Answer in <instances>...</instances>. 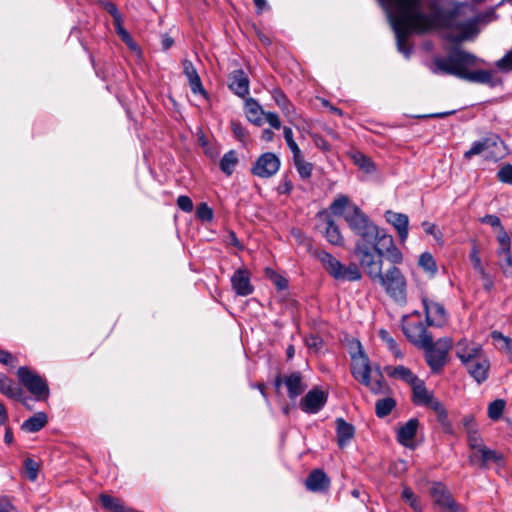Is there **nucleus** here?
Segmentation results:
<instances>
[{"mask_svg": "<svg viewBox=\"0 0 512 512\" xmlns=\"http://www.w3.org/2000/svg\"><path fill=\"white\" fill-rule=\"evenodd\" d=\"M425 0H413L384 6L389 22L395 32L398 50L409 57L411 48L408 38L412 32L423 34L429 32L431 20L425 16Z\"/></svg>", "mask_w": 512, "mask_h": 512, "instance_id": "1", "label": "nucleus"}, {"mask_svg": "<svg viewBox=\"0 0 512 512\" xmlns=\"http://www.w3.org/2000/svg\"><path fill=\"white\" fill-rule=\"evenodd\" d=\"M358 261L366 275L374 282H377L385 293L398 303H405L407 300V280L402 271L392 264L383 272V260L386 252L377 253L365 246H358Z\"/></svg>", "mask_w": 512, "mask_h": 512, "instance_id": "2", "label": "nucleus"}, {"mask_svg": "<svg viewBox=\"0 0 512 512\" xmlns=\"http://www.w3.org/2000/svg\"><path fill=\"white\" fill-rule=\"evenodd\" d=\"M476 62L477 57L475 55L455 46L448 50V56H435L428 67L436 75H453L471 82L490 83L493 77L491 71H469V67L474 66Z\"/></svg>", "mask_w": 512, "mask_h": 512, "instance_id": "3", "label": "nucleus"}, {"mask_svg": "<svg viewBox=\"0 0 512 512\" xmlns=\"http://www.w3.org/2000/svg\"><path fill=\"white\" fill-rule=\"evenodd\" d=\"M424 8L428 10L425 16L431 20L429 30L437 28L454 29L460 32L459 35L448 33L445 39L451 43H461L476 33V23L473 20H462L459 18L464 5H457L453 10L446 11L439 5L438 0H425Z\"/></svg>", "mask_w": 512, "mask_h": 512, "instance_id": "4", "label": "nucleus"}, {"mask_svg": "<svg viewBox=\"0 0 512 512\" xmlns=\"http://www.w3.org/2000/svg\"><path fill=\"white\" fill-rule=\"evenodd\" d=\"M355 234L360 237L355 244V255L357 258L358 246H365L377 253L386 252V259L391 264H401L403 262V254L396 247L393 237L380 230L370 219Z\"/></svg>", "mask_w": 512, "mask_h": 512, "instance_id": "5", "label": "nucleus"}, {"mask_svg": "<svg viewBox=\"0 0 512 512\" xmlns=\"http://www.w3.org/2000/svg\"><path fill=\"white\" fill-rule=\"evenodd\" d=\"M456 356L478 384H482L488 379L490 361L479 344L466 339L460 340L456 344Z\"/></svg>", "mask_w": 512, "mask_h": 512, "instance_id": "6", "label": "nucleus"}, {"mask_svg": "<svg viewBox=\"0 0 512 512\" xmlns=\"http://www.w3.org/2000/svg\"><path fill=\"white\" fill-rule=\"evenodd\" d=\"M352 375L374 394H385L389 390L380 368L372 369L368 357L362 351L352 357Z\"/></svg>", "mask_w": 512, "mask_h": 512, "instance_id": "7", "label": "nucleus"}, {"mask_svg": "<svg viewBox=\"0 0 512 512\" xmlns=\"http://www.w3.org/2000/svg\"><path fill=\"white\" fill-rule=\"evenodd\" d=\"M313 256L319 260L325 271L335 280L358 281L361 279V272L354 263L345 266L332 254L322 249H316Z\"/></svg>", "mask_w": 512, "mask_h": 512, "instance_id": "8", "label": "nucleus"}, {"mask_svg": "<svg viewBox=\"0 0 512 512\" xmlns=\"http://www.w3.org/2000/svg\"><path fill=\"white\" fill-rule=\"evenodd\" d=\"M451 346L452 340L450 338H441L434 343L433 337H431V343L421 347L426 350V361L432 372L438 373L442 370Z\"/></svg>", "mask_w": 512, "mask_h": 512, "instance_id": "9", "label": "nucleus"}, {"mask_svg": "<svg viewBox=\"0 0 512 512\" xmlns=\"http://www.w3.org/2000/svg\"><path fill=\"white\" fill-rule=\"evenodd\" d=\"M17 376L19 381L34 395L36 400L43 401L49 397L50 391L47 382L28 367H19Z\"/></svg>", "mask_w": 512, "mask_h": 512, "instance_id": "10", "label": "nucleus"}, {"mask_svg": "<svg viewBox=\"0 0 512 512\" xmlns=\"http://www.w3.org/2000/svg\"><path fill=\"white\" fill-rule=\"evenodd\" d=\"M280 159L272 152H266L259 156L251 168V173L259 178H270L280 168Z\"/></svg>", "mask_w": 512, "mask_h": 512, "instance_id": "11", "label": "nucleus"}, {"mask_svg": "<svg viewBox=\"0 0 512 512\" xmlns=\"http://www.w3.org/2000/svg\"><path fill=\"white\" fill-rule=\"evenodd\" d=\"M282 384L286 386L288 396L291 399L297 398L307 388V385L303 382V377L299 371H295L284 376L278 375L275 378L274 385L279 389Z\"/></svg>", "mask_w": 512, "mask_h": 512, "instance_id": "12", "label": "nucleus"}, {"mask_svg": "<svg viewBox=\"0 0 512 512\" xmlns=\"http://www.w3.org/2000/svg\"><path fill=\"white\" fill-rule=\"evenodd\" d=\"M327 399V393L315 387L300 400L299 406L305 413L316 414L325 406Z\"/></svg>", "mask_w": 512, "mask_h": 512, "instance_id": "13", "label": "nucleus"}, {"mask_svg": "<svg viewBox=\"0 0 512 512\" xmlns=\"http://www.w3.org/2000/svg\"><path fill=\"white\" fill-rule=\"evenodd\" d=\"M431 496L436 504L447 509L448 512H464L453 500L451 494L442 483H434L431 489Z\"/></svg>", "mask_w": 512, "mask_h": 512, "instance_id": "14", "label": "nucleus"}, {"mask_svg": "<svg viewBox=\"0 0 512 512\" xmlns=\"http://www.w3.org/2000/svg\"><path fill=\"white\" fill-rule=\"evenodd\" d=\"M499 249L497 251L500 267L505 275H512L511 240L506 231L498 234Z\"/></svg>", "mask_w": 512, "mask_h": 512, "instance_id": "15", "label": "nucleus"}, {"mask_svg": "<svg viewBox=\"0 0 512 512\" xmlns=\"http://www.w3.org/2000/svg\"><path fill=\"white\" fill-rule=\"evenodd\" d=\"M490 147H500L503 150V140L498 135L492 134L478 141H475L470 149L464 153V158L471 159L475 155L487 152Z\"/></svg>", "mask_w": 512, "mask_h": 512, "instance_id": "16", "label": "nucleus"}, {"mask_svg": "<svg viewBox=\"0 0 512 512\" xmlns=\"http://www.w3.org/2000/svg\"><path fill=\"white\" fill-rule=\"evenodd\" d=\"M502 458V454L496 450L488 448L486 445H483L471 453L469 461L471 464H478L480 467H487L490 463L501 462Z\"/></svg>", "mask_w": 512, "mask_h": 512, "instance_id": "17", "label": "nucleus"}, {"mask_svg": "<svg viewBox=\"0 0 512 512\" xmlns=\"http://www.w3.org/2000/svg\"><path fill=\"white\" fill-rule=\"evenodd\" d=\"M404 333L407 338L414 344L422 347L431 343V335L427 332L425 325L422 322L409 323L404 328Z\"/></svg>", "mask_w": 512, "mask_h": 512, "instance_id": "18", "label": "nucleus"}, {"mask_svg": "<svg viewBox=\"0 0 512 512\" xmlns=\"http://www.w3.org/2000/svg\"><path fill=\"white\" fill-rule=\"evenodd\" d=\"M231 285L238 296H248L253 292L250 282V273L247 269L240 268L231 277Z\"/></svg>", "mask_w": 512, "mask_h": 512, "instance_id": "19", "label": "nucleus"}, {"mask_svg": "<svg viewBox=\"0 0 512 512\" xmlns=\"http://www.w3.org/2000/svg\"><path fill=\"white\" fill-rule=\"evenodd\" d=\"M229 88L239 97H245L249 94V78L242 69L233 70L229 76Z\"/></svg>", "mask_w": 512, "mask_h": 512, "instance_id": "20", "label": "nucleus"}, {"mask_svg": "<svg viewBox=\"0 0 512 512\" xmlns=\"http://www.w3.org/2000/svg\"><path fill=\"white\" fill-rule=\"evenodd\" d=\"M423 306L426 313V321L429 325L441 326L446 321V311L437 302L423 299Z\"/></svg>", "mask_w": 512, "mask_h": 512, "instance_id": "21", "label": "nucleus"}, {"mask_svg": "<svg viewBox=\"0 0 512 512\" xmlns=\"http://www.w3.org/2000/svg\"><path fill=\"white\" fill-rule=\"evenodd\" d=\"M183 73L187 77L191 91L193 94H200L204 98L207 97V92L204 89L200 76L194 67L193 63L189 60L182 61Z\"/></svg>", "mask_w": 512, "mask_h": 512, "instance_id": "22", "label": "nucleus"}, {"mask_svg": "<svg viewBox=\"0 0 512 512\" xmlns=\"http://www.w3.org/2000/svg\"><path fill=\"white\" fill-rule=\"evenodd\" d=\"M419 427V421L416 418L408 420L397 431V441L408 448H413L414 438Z\"/></svg>", "mask_w": 512, "mask_h": 512, "instance_id": "23", "label": "nucleus"}, {"mask_svg": "<svg viewBox=\"0 0 512 512\" xmlns=\"http://www.w3.org/2000/svg\"><path fill=\"white\" fill-rule=\"evenodd\" d=\"M385 216L386 220L390 224H392L394 228L397 230L400 242H405L408 237V216L402 213H396L392 211H387Z\"/></svg>", "mask_w": 512, "mask_h": 512, "instance_id": "24", "label": "nucleus"}, {"mask_svg": "<svg viewBox=\"0 0 512 512\" xmlns=\"http://www.w3.org/2000/svg\"><path fill=\"white\" fill-rule=\"evenodd\" d=\"M305 485L308 490L319 492L328 489L330 481L322 470L316 469L308 475Z\"/></svg>", "mask_w": 512, "mask_h": 512, "instance_id": "25", "label": "nucleus"}, {"mask_svg": "<svg viewBox=\"0 0 512 512\" xmlns=\"http://www.w3.org/2000/svg\"><path fill=\"white\" fill-rule=\"evenodd\" d=\"M0 393L14 400L23 397V389L5 374L0 373Z\"/></svg>", "mask_w": 512, "mask_h": 512, "instance_id": "26", "label": "nucleus"}, {"mask_svg": "<svg viewBox=\"0 0 512 512\" xmlns=\"http://www.w3.org/2000/svg\"><path fill=\"white\" fill-rule=\"evenodd\" d=\"M337 442L340 448H344L354 437L355 429L352 424L342 418L336 420Z\"/></svg>", "mask_w": 512, "mask_h": 512, "instance_id": "27", "label": "nucleus"}, {"mask_svg": "<svg viewBox=\"0 0 512 512\" xmlns=\"http://www.w3.org/2000/svg\"><path fill=\"white\" fill-rule=\"evenodd\" d=\"M344 218L354 233L369 220L368 216L356 205L350 207L349 211L345 213Z\"/></svg>", "mask_w": 512, "mask_h": 512, "instance_id": "28", "label": "nucleus"}, {"mask_svg": "<svg viewBox=\"0 0 512 512\" xmlns=\"http://www.w3.org/2000/svg\"><path fill=\"white\" fill-rule=\"evenodd\" d=\"M386 372L390 377L409 384L411 387L419 380V378L407 367L403 365L388 366Z\"/></svg>", "mask_w": 512, "mask_h": 512, "instance_id": "29", "label": "nucleus"}, {"mask_svg": "<svg viewBox=\"0 0 512 512\" xmlns=\"http://www.w3.org/2000/svg\"><path fill=\"white\" fill-rule=\"evenodd\" d=\"M245 114L247 119L257 125L261 126L263 124V117L265 111L262 109L260 104L253 98H249L245 102Z\"/></svg>", "mask_w": 512, "mask_h": 512, "instance_id": "30", "label": "nucleus"}, {"mask_svg": "<svg viewBox=\"0 0 512 512\" xmlns=\"http://www.w3.org/2000/svg\"><path fill=\"white\" fill-rule=\"evenodd\" d=\"M48 422V417L44 412H37L22 423L21 428L30 433L40 431Z\"/></svg>", "mask_w": 512, "mask_h": 512, "instance_id": "31", "label": "nucleus"}, {"mask_svg": "<svg viewBox=\"0 0 512 512\" xmlns=\"http://www.w3.org/2000/svg\"><path fill=\"white\" fill-rule=\"evenodd\" d=\"M325 237L329 243L336 246L343 244V237L338 226L330 216H326L325 220Z\"/></svg>", "mask_w": 512, "mask_h": 512, "instance_id": "32", "label": "nucleus"}, {"mask_svg": "<svg viewBox=\"0 0 512 512\" xmlns=\"http://www.w3.org/2000/svg\"><path fill=\"white\" fill-rule=\"evenodd\" d=\"M238 162L239 159L237 152L235 150H230L221 158L219 168L226 176H231Z\"/></svg>", "mask_w": 512, "mask_h": 512, "instance_id": "33", "label": "nucleus"}, {"mask_svg": "<svg viewBox=\"0 0 512 512\" xmlns=\"http://www.w3.org/2000/svg\"><path fill=\"white\" fill-rule=\"evenodd\" d=\"M413 391V402L416 405H425L429 399L433 396L432 393H430L422 380H418L412 387Z\"/></svg>", "mask_w": 512, "mask_h": 512, "instance_id": "34", "label": "nucleus"}, {"mask_svg": "<svg viewBox=\"0 0 512 512\" xmlns=\"http://www.w3.org/2000/svg\"><path fill=\"white\" fill-rule=\"evenodd\" d=\"M272 98L286 116H290L294 112V106L282 90L274 89L272 91Z\"/></svg>", "mask_w": 512, "mask_h": 512, "instance_id": "35", "label": "nucleus"}, {"mask_svg": "<svg viewBox=\"0 0 512 512\" xmlns=\"http://www.w3.org/2000/svg\"><path fill=\"white\" fill-rule=\"evenodd\" d=\"M100 501L105 509L112 512H124L127 509L121 499L107 494H101Z\"/></svg>", "mask_w": 512, "mask_h": 512, "instance_id": "36", "label": "nucleus"}, {"mask_svg": "<svg viewBox=\"0 0 512 512\" xmlns=\"http://www.w3.org/2000/svg\"><path fill=\"white\" fill-rule=\"evenodd\" d=\"M395 406L396 402L391 397L379 399L375 404V413L379 418L386 417L392 412Z\"/></svg>", "mask_w": 512, "mask_h": 512, "instance_id": "37", "label": "nucleus"}, {"mask_svg": "<svg viewBox=\"0 0 512 512\" xmlns=\"http://www.w3.org/2000/svg\"><path fill=\"white\" fill-rule=\"evenodd\" d=\"M293 162L302 179H308L311 177L313 165L305 161L302 154L298 155V157H293Z\"/></svg>", "mask_w": 512, "mask_h": 512, "instance_id": "38", "label": "nucleus"}, {"mask_svg": "<svg viewBox=\"0 0 512 512\" xmlns=\"http://www.w3.org/2000/svg\"><path fill=\"white\" fill-rule=\"evenodd\" d=\"M419 266L426 272H428L431 276H434L437 272L436 262L429 252H424L420 255L418 260Z\"/></svg>", "mask_w": 512, "mask_h": 512, "instance_id": "39", "label": "nucleus"}, {"mask_svg": "<svg viewBox=\"0 0 512 512\" xmlns=\"http://www.w3.org/2000/svg\"><path fill=\"white\" fill-rule=\"evenodd\" d=\"M352 159L355 165L367 173L374 171V165L369 157L361 152H355L352 154Z\"/></svg>", "mask_w": 512, "mask_h": 512, "instance_id": "40", "label": "nucleus"}, {"mask_svg": "<svg viewBox=\"0 0 512 512\" xmlns=\"http://www.w3.org/2000/svg\"><path fill=\"white\" fill-rule=\"evenodd\" d=\"M402 499L407 502L415 512H422V506L418 497L414 494L411 488H404L402 491Z\"/></svg>", "mask_w": 512, "mask_h": 512, "instance_id": "41", "label": "nucleus"}, {"mask_svg": "<svg viewBox=\"0 0 512 512\" xmlns=\"http://www.w3.org/2000/svg\"><path fill=\"white\" fill-rule=\"evenodd\" d=\"M505 408V401L502 399H496L493 402H491L488 406V417L491 420H498L504 411Z\"/></svg>", "mask_w": 512, "mask_h": 512, "instance_id": "42", "label": "nucleus"}, {"mask_svg": "<svg viewBox=\"0 0 512 512\" xmlns=\"http://www.w3.org/2000/svg\"><path fill=\"white\" fill-rule=\"evenodd\" d=\"M467 443L472 452L485 445L478 428L467 432Z\"/></svg>", "mask_w": 512, "mask_h": 512, "instance_id": "43", "label": "nucleus"}, {"mask_svg": "<svg viewBox=\"0 0 512 512\" xmlns=\"http://www.w3.org/2000/svg\"><path fill=\"white\" fill-rule=\"evenodd\" d=\"M348 204L349 198L347 196L341 195L331 203L330 209L335 215H345L344 210Z\"/></svg>", "mask_w": 512, "mask_h": 512, "instance_id": "44", "label": "nucleus"}, {"mask_svg": "<svg viewBox=\"0 0 512 512\" xmlns=\"http://www.w3.org/2000/svg\"><path fill=\"white\" fill-rule=\"evenodd\" d=\"M283 134H284L285 141L293 154V157H295V156L298 157V155L302 154L299 146L293 139L292 129L289 127H284Z\"/></svg>", "mask_w": 512, "mask_h": 512, "instance_id": "45", "label": "nucleus"}, {"mask_svg": "<svg viewBox=\"0 0 512 512\" xmlns=\"http://www.w3.org/2000/svg\"><path fill=\"white\" fill-rule=\"evenodd\" d=\"M24 468L27 474V478L30 481H35L38 476L39 464L31 458H27L24 461Z\"/></svg>", "mask_w": 512, "mask_h": 512, "instance_id": "46", "label": "nucleus"}, {"mask_svg": "<svg viewBox=\"0 0 512 512\" xmlns=\"http://www.w3.org/2000/svg\"><path fill=\"white\" fill-rule=\"evenodd\" d=\"M508 154V148L506 144L503 142V150L499 148L490 147L489 150H487V154L485 158L487 160L491 161H498L503 159Z\"/></svg>", "mask_w": 512, "mask_h": 512, "instance_id": "47", "label": "nucleus"}, {"mask_svg": "<svg viewBox=\"0 0 512 512\" xmlns=\"http://www.w3.org/2000/svg\"><path fill=\"white\" fill-rule=\"evenodd\" d=\"M196 217L201 221L210 222L213 219V210L206 203H201L196 209Z\"/></svg>", "mask_w": 512, "mask_h": 512, "instance_id": "48", "label": "nucleus"}, {"mask_svg": "<svg viewBox=\"0 0 512 512\" xmlns=\"http://www.w3.org/2000/svg\"><path fill=\"white\" fill-rule=\"evenodd\" d=\"M497 178L502 183L512 184V165L504 164L497 172Z\"/></svg>", "mask_w": 512, "mask_h": 512, "instance_id": "49", "label": "nucleus"}, {"mask_svg": "<svg viewBox=\"0 0 512 512\" xmlns=\"http://www.w3.org/2000/svg\"><path fill=\"white\" fill-rule=\"evenodd\" d=\"M424 406H427L434 410L440 420L447 417L446 409L439 400L434 398V396H432Z\"/></svg>", "mask_w": 512, "mask_h": 512, "instance_id": "50", "label": "nucleus"}, {"mask_svg": "<svg viewBox=\"0 0 512 512\" xmlns=\"http://www.w3.org/2000/svg\"><path fill=\"white\" fill-rule=\"evenodd\" d=\"M424 406H427L434 410L440 420L447 417L446 409L439 400L434 398V396H432Z\"/></svg>", "mask_w": 512, "mask_h": 512, "instance_id": "51", "label": "nucleus"}, {"mask_svg": "<svg viewBox=\"0 0 512 512\" xmlns=\"http://www.w3.org/2000/svg\"><path fill=\"white\" fill-rule=\"evenodd\" d=\"M266 275L273 281V283L276 285V287L279 290H284L288 287V281L286 278L278 275L276 272H274L272 269L267 268L266 269Z\"/></svg>", "mask_w": 512, "mask_h": 512, "instance_id": "52", "label": "nucleus"}, {"mask_svg": "<svg viewBox=\"0 0 512 512\" xmlns=\"http://www.w3.org/2000/svg\"><path fill=\"white\" fill-rule=\"evenodd\" d=\"M231 130L234 134V136L241 142H244L247 139L248 133L246 129L241 125L240 122L232 120L231 123Z\"/></svg>", "mask_w": 512, "mask_h": 512, "instance_id": "53", "label": "nucleus"}, {"mask_svg": "<svg viewBox=\"0 0 512 512\" xmlns=\"http://www.w3.org/2000/svg\"><path fill=\"white\" fill-rule=\"evenodd\" d=\"M480 221L484 224H488L494 228H499V234L502 233L504 230L502 224H501V220L498 216L496 215H492V214H488V215H485L484 217H482L480 219Z\"/></svg>", "mask_w": 512, "mask_h": 512, "instance_id": "54", "label": "nucleus"}, {"mask_svg": "<svg viewBox=\"0 0 512 512\" xmlns=\"http://www.w3.org/2000/svg\"><path fill=\"white\" fill-rule=\"evenodd\" d=\"M177 205L184 212H191L193 210V202L186 195H181L177 198Z\"/></svg>", "mask_w": 512, "mask_h": 512, "instance_id": "55", "label": "nucleus"}, {"mask_svg": "<svg viewBox=\"0 0 512 512\" xmlns=\"http://www.w3.org/2000/svg\"><path fill=\"white\" fill-rule=\"evenodd\" d=\"M470 260L473 264V267L478 270L482 275H485L484 268L481 264V259L479 256L478 250L474 247L470 253Z\"/></svg>", "mask_w": 512, "mask_h": 512, "instance_id": "56", "label": "nucleus"}, {"mask_svg": "<svg viewBox=\"0 0 512 512\" xmlns=\"http://www.w3.org/2000/svg\"><path fill=\"white\" fill-rule=\"evenodd\" d=\"M497 66L502 70H512V50L497 62Z\"/></svg>", "mask_w": 512, "mask_h": 512, "instance_id": "57", "label": "nucleus"}, {"mask_svg": "<svg viewBox=\"0 0 512 512\" xmlns=\"http://www.w3.org/2000/svg\"><path fill=\"white\" fill-rule=\"evenodd\" d=\"M265 120L270 124L271 127L274 129H280L281 128V121L279 116L276 113L273 112H265L264 114Z\"/></svg>", "mask_w": 512, "mask_h": 512, "instance_id": "58", "label": "nucleus"}, {"mask_svg": "<svg viewBox=\"0 0 512 512\" xmlns=\"http://www.w3.org/2000/svg\"><path fill=\"white\" fill-rule=\"evenodd\" d=\"M293 189V184L290 179L284 177L278 185L277 191L279 194H289Z\"/></svg>", "mask_w": 512, "mask_h": 512, "instance_id": "59", "label": "nucleus"}, {"mask_svg": "<svg viewBox=\"0 0 512 512\" xmlns=\"http://www.w3.org/2000/svg\"><path fill=\"white\" fill-rule=\"evenodd\" d=\"M118 34L120 35L121 39L132 49L136 50L138 47L136 43L132 40L129 33L123 29L122 27H119Z\"/></svg>", "mask_w": 512, "mask_h": 512, "instance_id": "60", "label": "nucleus"}, {"mask_svg": "<svg viewBox=\"0 0 512 512\" xmlns=\"http://www.w3.org/2000/svg\"><path fill=\"white\" fill-rule=\"evenodd\" d=\"M462 424L465 428L466 433L477 429L475 418L472 415H467L462 418Z\"/></svg>", "mask_w": 512, "mask_h": 512, "instance_id": "61", "label": "nucleus"}, {"mask_svg": "<svg viewBox=\"0 0 512 512\" xmlns=\"http://www.w3.org/2000/svg\"><path fill=\"white\" fill-rule=\"evenodd\" d=\"M15 511V507L12 504L11 500L3 496L0 498V512H13Z\"/></svg>", "mask_w": 512, "mask_h": 512, "instance_id": "62", "label": "nucleus"}, {"mask_svg": "<svg viewBox=\"0 0 512 512\" xmlns=\"http://www.w3.org/2000/svg\"><path fill=\"white\" fill-rule=\"evenodd\" d=\"M0 362L5 365H12L15 362V357L6 350H0Z\"/></svg>", "mask_w": 512, "mask_h": 512, "instance_id": "63", "label": "nucleus"}, {"mask_svg": "<svg viewBox=\"0 0 512 512\" xmlns=\"http://www.w3.org/2000/svg\"><path fill=\"white\" fill-rule=\"evenodd\" d=\"M423 226L425 227V232L427 234L433 235L435 239L441 238L442 234L439 231H437L436 226L434 224L424 222Z\"/></svg>", "mask_w": 512, "mask_h": 512, "instance_id": "64", "label": "nucleus"}]
</instances>
